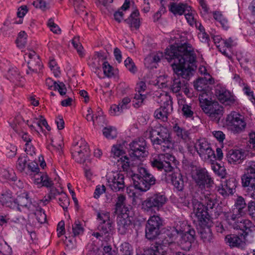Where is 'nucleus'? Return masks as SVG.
<instances>
[{
	"label": "nucleus",
	"instance_id": "obj_1",
	"mask_svg": "<svg viewBox=\"0 0 255 255\" xmlns=\"http://www.w3.org/2000/svg\"><path fill=\"white\" fill-rule=\"evenodd\" d=\"M165 58L173 70L174 75L171 84V90L178 93L187 84L188 81L195 70L196 54L190 44L171 45L164 54Z\"/></svg>",
	"mask_w": 255,
	"mask_h": 255
},
{
	"label": "nucleus",
	"instance_id": "obj_2",
	"mask_svg": "<svg viewBox=\"0 0 255 255\" xmlns=\"http://www.w3.org/2000/svg\"><path fill=\"white\" fill-rule=\"evenodd\" d=\"M204 197L206 207L195 199L193 200L192 204L195 216L199 224L202 227L199 232L200 238L205 244H208L213 242V236L209 228L211 220L207 210L212 209L216 202L214 196L211 194L207 193L205 195Z\"/></svg>",
	"mask_w": 255,
	"mask_h": 255
},
{
	"label": "nucleus",
	"instance_id": "obj_3",
	"mask_svg": "<svg viewBox=\"0 0 255 255\" xmlns=\"http://www.w3.org/2000/svg\"><path fill=\"white\" fill-rule=\"evenodd\" d=\"M144 136L151 140L155 148L163 152L169 151L173 147L168 129L160 125L148 128Z\"/></svg>",
	"mask_w": 255,
	"mask_h": 255
},
{
	"label": "nucleus",
	"instance_id": "obj_4",
	"mask_svg": "<svg viewBox=\"0 0 255 255\" xmlns=\"http://www.w3.org/2000/svg\"><path fill=\"white\" fill-rule=\"evenodd\" d=\"M172 240H178V243L181 248L185 251H189L192 244L195 239V231L193 229H190V226L184 224V228H181L178 225L174 228L172 231Z\"/></svg>",
	"mask_w": 255,
	"mask_h": 255
},
{
	"label": "nucleus",
	"instance_id": "obj_5",
	"mask_svg": "<svg viewBox=\"0 0 255 255\" xmlns=\"http://www.w3.org/2000/svg\"><path fill=\"white\" fill-rule=\"evenodd\" d=\"M134 186L142 192H146L155 185L156 180L149 170L142 166L137 167V173L132 176Z\"/></svg>",
	"mask_w": 255,
	"mask_h": 255
},
{
	"label": "nucleus",
	"instance_id": "obj_6",
	"mask_svg": "<svg viewBox=\"0 0 255 255\" xmlns=\"http://www.w3.org/2000/svg\"><path fill=\"white\" fill-rule=\"evenodd\" d=\"M244 216L233 209L224 213L225 220L234 229L255 231V226L250 220L241 218Z\"/></svg>",
	"mask_w": 255,
	"mask_h": 255
},
{
	"label": "nucleus",
	"instance_id": "obj_7",
	"mask_svg": "<svg viewBox=\"0 0 255 255\" xmlns=\"http://www.w3.org/2000/svg\"><path fill=\"white\" fill-rule=\"evenodd\" d=\"M167 201V198L164 194L153 193L141 202V208L144 212L152 214L160 210Z\"/></svg>",
	"mask_w": 255,
	"mask_h": 255
},
{
	"label": "nucleus",
	"instance_id": "obj_8",
	"mask_svg": "<svg viewBox=\"0 0 255 255\" xmlns=\"http://www.w3.org/2000/svg\"><path fill=\"white\" fill-rule=\"evenodd\" d=\"M151 166L158 170H164L166 172H172L177 167L178 161L175 157L168 153L159 154L150 159Z\"/></svg>",
	"mask_w": 255,
	"mask_h": 255
},
{
	"label": "nucleus",
	"instance_id": "obj_9",
	"mask_svg": "<svg viewBox=\"0 0 255 255\" xmlns=\"http://www.w3.org/2000/svg\"><path fill=\"white\" fill-rule=\"evenodd\" d=\"M200 105L203 112L211 120L218 123L223 115L224 108L217 101L200 98Z\"/></svg>",
	"mask_w": 255,
	"mask_h": 255
},
{
	"label": "nucleus",
	"instance_id": "obj_10",
	"mask_svg": "<svg viewBox=\"0 0 255 255\" xmlns=\"http://www.w3.org/2000/svg\"><path fill=\"white\" fill-rule=\"evenodd\" d=\"M160 99L161 106L155 111L154 115L156 119L165 122L173 109L171 97L168 94L164 93L160 94Z\"/></svg>",
	"mask_w": 255,
	"mask_h": 255
},
{
	"label": "nucleus",
	"instance_id": "obj_11",
	"mask_svg": "<svg viewBox=\"0 0 255 255\" xmlns=\"http://www.w3.org/2000/svg\"><path fill=\"white\" fill-rule=\"evenodd\" d=\"M194 147L200 157L204 161L212 162L215 160L216 155L210 144L205 139L198 140L195 143Z\"/></svg>",
	"mask_w": 255,
	"mask_h": 255
},
{
	"label": "nucleus",
	"instance_id": "obj_12",
	"mask_svg": "<svg viewBox=\"0 0 255 255\" xmlns=\"http://www.w3.org/2000/svg\"><path fill=\"white\" fill-rule=\"evenodd\" d=\"M163 226L162 218L157 215L151 216L147 221L145 237L148 240H154L160 234V229Z\"/></svg>",
	"mask_w": 255,
	"mask_h": 255
},
{
	"label": "nucleus",
	"instance_id": "obj_13",
	"mask_svg": "<svg viewBox=\"0 0 255 255\" xmlns=\"http://www.w3.org/2000/svg\"><path fill=\"white\" fill-rule=\"evenodd\" d=\"M226 122L228 128L235 134L242 132L246 127L243 116L235 112L228 115Z\"/></svg>",
	"mask_w": 255,
	"mask_h": 255
},
{
	"label": "nucleus",
	"instance_id": "obj_14",
	"mask_svg": "<svg viewBox=\"0 0 255 255\" xmlns=\"http://www.w3.org/2000/svg\"><path fill=\"white\" fill-rule=\"evenodd\" d=\"M124 175L118 172H112L107 175L108 186L114 192H122L125 187Z\"/></svg>",
	"mask_w": 255,
	"mask_h": 255
},
{
	"label": "nucleus",
	"instance_id": "obj_15",
	"mask_svg": "<svg viewBox=\"0 0 255 255\" xmlns=\"http://www.w3.org/2000/svg\"><path fill=\"white\" fill-rule=\"evenodd\" d=\"M193 179L201 189L210 188L213 184V180L205 168L197 169L193 174Z\"/></svg>",
	"mask_w": 255,
	"mask_h": 255
},
{
	"label": "nucleus",
	"instance_id": "obj_16",
	"mask_svg": "<svg viewBox=\"0 0 255 255\" xmlns=\"http://www.w3.org/2000/svg\"><path fill=\"white\" fill-rule=\"evenodd\" d=\"M243 233L239 235L230 234L226 236L225 240L231 247H236L241 249H244L246 246V237L253 231L248 230H241Z\"/></svg>",
	"mask_w": 255,
	"mask_h": 255
},
{
	"label": "nucleus",
	"instance_id": "obj_17",
	"mask_svg": "<svg viewBox=\"0 0 255 255\" xmlns=\"http://www.w3.org/2000/svg\"><path fill=\"white\" fill-rule=\"evenodd\" d=\"M130 154L137 158H143L148 155L147 146L145 140L140 138L129 144Z\"/></svg>",
	"mask_w": 255,
	"mask_h": 255
},
{
	"label": "nucleus",
	"instance_id": "obj_18",
	"mask_svg": "<svg viewBox=\"0 0 255 255\" xmlns=\"http://www.w3.org/2000/svg\"><path fill=\"white\" fill-rule=\"evenodd\" d=\"M25 60L27 62L28 69L26 72L27 74L37 73L42 68L41 60L34 51L25 53Z\"/></svg>",
	"mask_w": 255,
	"mask_h": 255
},
{
	"label": "nucleus",
	"instance_id": "obj_19",
	"mask_svg": "<svg viewBox=\"0 0 255 255\" xmlns=\"http://www.w3.org/2000/svg\"><path fill=\"white\" fill-rule=\"evenodd\" d=\"M216 95L219 101L225 105L232 106L238 104L235 96L224 87H217L216 89Z\"/></svg>",
	"mask_w": 255,
	"mask_h": 255
},
{
	"label": "nucleus",
	"instance_id": "obj_20",
	"mask_svg": "<svg viewBox=\"0 0 255 255\" xmlns=\"http://www.w3.org/2000/svg\"><path fill=\"white\" fill-rule=\"evenodd\" d=\"M117 229L119 234L125 235L131 230V221L127 213H122L117 218Z\"/></svg>",
	"mask_w": 255,
	"mask_h": 255
},
{
	"label": "nucleus",
	"instance_id": "obj_21",
	"mask_svg": "<svg viewBox=\"0 0 255 255\" xmlns=\"http://www.w3.org/2000/svg\"><path fill=\"white\" fill-rule=\"evenodd\" d=\"M97 216L99 221L98 230L104 235L108 234L113 228L112 222L110 219V213L109 212H101L98 214Z\"/></svg>",
	"mask_w": 255,
	"mask_h": 255
},
{
	"label": "nucleus",
	"instance_id": "obj_22",
	"mask_svg": "<svg viewBox=\"0 0 255 255\" xmlns=\"http://www.w3.org/2000/svg\"><path fill=\"white\" fill-rule=\"evenodd\" d=\"M90 154V150L87 143L83 138H81L76 143H74L71 148V154L75 160L81 161L79 155L80 154Z\"/></svg>",
	"mask_w": 255,
	"mask_h": 255
},
{
	"label": "nucleus",
	"instance_id": "obj_23",
	"mask_svg": "<svg viewBox=\"0 0 255 255\" xmlns=\"http://www.w3.org/2000/svg\"><path fill=\"white\" fill-rule=\"evenodd\" d=\"M243 186L255 184V161H250L248 162L244 174L242 176Z\"/></svg>",
	"mask_w": 255,
	"mask_h": 255
},
{
	"label": "nucleus",
	"instance_id": "obj_24",
	"mask_svg": "<svg viewBox=\"0 0 255 255\" xmlns=\"http://www.w3.org/2000/svg\"><path fill=\"white\" fill-rule=\"evenodd\" d=\"M236 187V182L233 178L228 180L224 184L218 187V191L224 197L232 195Z\"/></svg>",
	"mask_w": 255,
	"mask_h": 255
},
{
	"label": "nucleus",
	"instance_id": "obj_25",
	"mask_svg": "<svg viewBox=\"0 0 255 255\" xmlns=\"http://www.w3.org/2000/svg\"><path fill=\"white\" fill-rule=\"evenodd\" d=\"M14 203H15L16 206L13 208V209H16L20 212L22 211V209L30 208L31 205L28 193L26 192H23L18 195L15 198Z\"/></svg>",
	"mask_w": 255,
	"mask_h": 255
},
{
	"label": "nucleus",
	"instance_id": "obj_26",
	"mask_svg": "<svg viewBox=\"0 0 255 255\" xmlns=\"http://www.w3.org/2000/svg\"><path fill=\"white\" fill-rule=\"evenodd\" d=\"M226 158L231 164H240L245 158V152L241 150H230L227 153Z\"/></svg>",
	"mask_w": 255,
	"mask_h": 255
},
{
	"label": "nucleus",
	"instance_id": "obj_27",
	"mask_svg": "<svg viewBox=\"0 0 255 255\" xmlns=\"http://www.w3.org/2000/svg\"><path fill=\"white\" fill-rule=\"evenodd\" d=\"M191 7L186 3L172 2L169 6V10L175 15L185 14L186 12H189Z\"/></svg>",
	"mask_w": 255,
	"mask_h": 255
},
{
	"label": "nucleus",
	"instance_id": "obj_28",
	"mask_svg": "<svg viewBox=\"0 0 255 255\" xmlns=\"http://www.w3.org/2000/svg\"><path fill=\"white\" fill-rule=\"evenodd\" d=\"M168 178L171 181L174 188L177 191H181L184 187V182L183 177L179 172H174L168 175Z\"/></svg>",
	"mask_w": 255,
	"mask_h": 255
},
{
	"label": "nucleus",
	"instance_id": "obj_29",
	"mask_svg": "<svg viewBox=\"0 0 255 255\" xmlns=\"http://www.w3.org/2000/svg\"><path fill=\"white\" fill-rule=\"evenodd\" d=\"M15 200L10 190H7L0 195V203L11 209L16 206Z\"/></svg>",
	"mask_w": 255,
	"mask_h": 255
},
{
	"label": "nucleus",
	"instance_id": "obj_30",
	"mask_svg": "<svg viewBox=\"0 0 255 255\" xmlns=\"http://www.w3.org/2000/svg\"><path fill=\"white\" fill-rule=\"evenodd\" d=\"M173 130L176 136L185 142H189L191 139L189 131L180 127L177 124H175L173 126Z\"/></svg>",
	"mask_w": 255,
	"mask_h": 255
},
{
	"label": "nucleus",
	"instance_id": "obj_31",
	"mask_svg": "<svg viewBox=\"0 0 255 255\" xmlns=\"http://www.w3.org/2000/svg\"><path fill=\"white\" fill-rule=\"evenodd\" d=\"M163 57V53L160 52L149 55L145 58L144 64L147 68H156V64Z\"/></svg>",
	"mask_w": 255,
	"mask_h": 255
},
{
	"label": "nucleus",
	"instance_id": "obj_32",
	"mask_svg": "<svg viewBox=\"0 0 255 255\" xmlns=\"http://www.w3.org/2000/svg\"><path fill=\"white\" fill-rule=\"evenodd\" d=\"M6 78L11 82L18 85H20V83L22 79L18 70L15 67H12L8 69L6 74Z\"/></svg>",
	"mask_w": 255,
	"mask_h": 255
},
{
	"label": "nucleus",
	"instance_id": "obj_33",
	"mask_svg": "<svg viewBox=\"0 0 255 255\" xmlns=\"http://www.w3.org/2000/svg\"><path fill=\"white\" fill-rule=\"evenodd\" d=\"M139 14L138 10L135 9L130 14L129 17L125 20V21L130 27H134L135 28H138L139 26Z\"/></svg>",
	"mask_w": 255,
	"mask_h": 255
},
{
	"label": "nucleus",
	"instance_id": "obj_34",
	"mask_svg": "<svg viewBox=\"0 0 255 255\" xmlns=\"http://www.w3.org/2000/svg\"><path fill=\"white\" fill-rule=\"evenodd\" d=\"M0 180L2 181L5 180L15 181L16 177L13 170L0 168Z\"/></svg>",
	"mask_w": 255,
	"mask_h": 255
},
{
	"label": "nucleus",
	"instance_id": "obj_35",
	"mask_svg": "<svg viewBox=\"0 0 255 255\" xmlns=\"http://www.w3.org/2000/svg\"><path fill=\"white\" fill-rule=\"evenodd\" d=\"M246 207L247 204L244 198L242 196H239L237 198L235 203L234 208L233 209L237 210V212L245 215L246 214L245 209Z\"/></svg>",
	"mask_w": 255,
	"mask_h": 255
},
{
	"label": "nucleus",
	"instance_id": "obj_36",
	"mask_svg": "<svg viewBox=\"0 0 255 255\" xmlns=\"http://www.w3.org/2000/svg\"><path fill=\"white\" fill-rule=\"evenodd\" d=\"M146 98V94L136 93L132 100L133 106L135 108L142 106L144 104V102Z\"/></svg>",
	"mask_w": 255,
	"mask_h": 255
},
{
	"label": "nucleus",
	"instance_id": "obj_37",
	"mask_svg": "<svg viewBox=\"0 0 255 255\" xmlns=\"http://www.w3.org/2000/svg\"><path fill=\"white\" fill-rule=\"evenodd\" d=\"M113 161L117 163L118 166L121 167L124 171H128L129 166V159L127 156L121 157L117 161Z\"/></svg>",
	"mask_w": 255,
	"mask_h": 255
},
{
	"label": "nucleus",
	"instance_id": "obj_38",
	"mask_svg": "<svg viewBox=\"0 0 255 255\" xmlns=\"http://www.w3.org/2000/svg\"><path fill=\"white\" fill-rule=\"evenodd\" d=\"M103 133L108 139H113L117 135L116 129L112 127L104 128L103 129Z\"/></svg>",
	"mask_w": 255,
	"mask_h": 255
},
{
	"label": "nucleus",
	"instance_id": "obj_39",
	"mask_svg": "<svg viewBox=\"0 0 255 255\" xmlns=\"http://www.w3.org/2000/svg\"><path fill=\"white\" fill-rule=\"evenodd\" d=\"M208 80L205 78H200L194 82V87L195 89L199 91H205L207 88Z\"/></svg>",
	"mask_w": 255,
	"mask_h": 255
},
{
	"label": "nucleus",
	"instance_id": "obj_40",
	"mask_svg": "<svg viewBox=\"0 0 255 255\" xmlns=\"http://www.w3.org/2000/svg\"><path fill=\"white\" fill-rule=\"evenodd\" d=\"M84 228L79 220H76L72 225V236L76 237L81 235L84 232Z\"/></svg>",
	"mask_w": 255,
	"mask_h": 255
},
{
	"label": "nucleus",
	"instance_id": "obj_41",
	"mask_svg": "<svg viewBox=\"0 0 255 255\" xmlns=\"http://www.w3.org/2000/svg\"><path fill=\"white\" fill-rule=\"evenodd\" d=\"M121 255H132V248L127 242L123 243L120 248Z\"/></svg>",
	"mask_w": 255,
	"mask_h": 255
},
{
	"label": "nucleus",
	"instance_id": "obj_42",
	"mask_svg": "<svg viewBox=\"0 0 255 255\" xmlns=\"http://www.w3.org/2000/svg\"><path fill=\"white\" fill-rule=\"evenodd\" d=\"M211 163L213 164L212 169L214 172L221 178H224L226 174L225 167L218 163L213 164L212 162Z\"/></svg>",
	"mask_w": 255,
	"mask_h": 255
},
{
	"label": "nucleus",
	"instance_id": "obj_43",
	"mask_svg": "<svg viewBox=\"0 0 255 255\" xmlns=\"http://www.w3.org/2000/svg\"><path fill=\"white\" fill-rule=\"evenodd\" d=\"M111 153L115 159H119L120 156H124L125 154L121 145H114L111 150Z\"/></svg>",
	"mask_w": 255,
	"mask_h": 255
},
{
	"label": "nucleus",
	"instance_id": "obj_44",
	"mask_svg": "<svg viewBox=\"0 0 255 255\" xmlns=\"http://www.w3.org/2000/svg\"><path fill=\"white\" fill-rule=\"evenodd\" d=\"M214 18L220 23L224 28L227 29L228 28L227 20L224 17L223 15L220 12H215L214 13Z\"/></svg>",
	"mask_w": 255,
	"mask_h": 255
},
{
	"label": "nucleus",
	"instance_id": "obj_45",
	"mask_svg": "<svg viewBox=\"0 0 255 255\" xmlns=\"http://www.w3.org/2000/svg\"><path fill=\"white\" fill-rule=\"evenodd\" d=\"M105 122V118L103 115L102 111L100 110L99 111L97 112V114H95L93 125H98L101 126H104Z\"/></svg>",
	"mask_w": 255,
	"mask_h": 255
},
{
	"label": "nucleus",
	"instance_id": "obj_46",
	"mask_svg": "<svg viewBox=\"0 0 255 255\" xmlns=\"http://www.w3.org/2000/svg\"><path fill=\"white\" fill-rule=\"evenodd\" d=\"M58 201L59 205L64 210L68 208L70 204L69 199L65 193H61L60 197L59 198Z\"/></svg>",
	"mask_w": 255,
	"mask_h": 255
},
{
	"label": "nucleus",
	"instance_id": "obj_47",
	"mask_svg": "<svg viewBox=\"0 0 255 255\" xmlns=\"http://www.w3.org/2000/svg\"><path fill=\"white\" fill-rule=\"evenodd\" d=\"M27 163V158L25 156H19L16 163V168L20 172L24 170Z\"/></svg>",
	"mask_w": 255,
	"mask_h": 255
},
{
	"label": "nucleus",
	"instance_id": "obj_48",
	"mask_svg": "<svg viewBox=\"0 0 255 255\" xmlns=\"http://www.w3.org/2000/svg\"><path fill=\"white\" fill-rule=\"evenodd\" d=\"M72 44L74 47L77 50V51L79 55L81 57H83L84 52L83 51V47L82 45L79 42V38L78 37H74L72 40Z\"/></svg>",
	"mask_w": 255,
	"mask_h": 255
},
{
	"label": "nucleus",
	"instance_id": "obj_49",
	"mask_svg": "<svg viewBox=\"0 0 255 255\" xmlns=\"http://www.w3.org/2000/svg\"><path fill=\"white\" fill-rule=\"evenodd\" d=\"M102 65L104 73L106 76L111 77L114 75L113 67L108 62L104 61Z\"/></svg>",
	"mask_w": 255,
	"mask_h": 255
},
{
	"label": "nucleus",
	"instance_id": "obj_50",
	"mask_svg": "<svg viewBox=\"0 0 255 255\" xmlns=\"http://www.w3.org/2000/svg\"><path fill=\"white\" fill-rule=\"evenodd\" d=\"M12 252L11 248L5 242H0V253L3 255H10Z\"/></svg>",
	"mask_w": 255,
	"mask_h": 255
},
{
	"label": "nucleus",
	"instance_id": "obj_51",
	"mask_svg": "<svg viewBox=\"0 0 255 255\" xmlns=\"http://www.w3.org/2000/svg\"><path fill=\"white\" fill-rule=\"evenodd\" d=\"M182 114L186 118H192L194 112L191 106L187 104H184L182 108Z\"/></svg>",
	"mask_w": 255,
	"mask_h": 255
},
{
	"label": "nucleus",
	"instance_id": "obj_52",
	"mask_svg": "<svg viewBox=\"0 0 255 255\" xmlns=\"http://www.w3.org/2000/svg\"><path fill=\"white\" fill-rule=\"evenodd\" d=\"M125 65L127 68L131 73H134L137 71L136 67L130 57H128L125 61Z\"/></svg>",
	"mask_w": 255,
	"mask_h": 255
},
{
	"label": "nucleus",
	"instance_id": "obj_53",
	"mask_svg": "<svg viewBox=\"0 0 255 255\" xmlns=\"http://www.w3.org/2000/svg\"><path fill=\"white\" fill-rule=\"evenodd\" d=\"M16 147L11 144H8L5 149V153L8 157H14L16 153Z\"/></svg>",
	"mask_w": 255,
	"mask_h": 255
},
{
	"label": "nucleus",
	"instance_id": "obj_54",
	"mask_svg": "<svg viewBox=\"0 0 255 255\" xmlns=\"http://www.w3.org/2000/svg\"><path fill=\"white\" fill-rule=\"evenodd\" d=\"M143 255H165V254L163 252H159L157 246H154L145 251Z\"/></svg>",
	"mask_w": 255,
	"mask_h": 255
},
{
	"label": "nucleus",
	"instance_id": "obj_55",
	"mask_svg": "<svg viewBox=\"0 0 255 255\" xmlns=\"http://www.w3.org/2000/svg\"><path fill=\"white\" fill-rule=\"evenodd\" d=\"M61 193L55 188L52 187L50 188V191L48 193L47 198L45 197L44 202H48L52 199H54L55 198L56 196L58 195H60Z\"/></svg>",
	"mask_w": 255,
	"mask_h": 255
},
{
	"label": "nucleus",
	"instance_id": "obj_56",
	"mask_svg": "<svg viewBox=\"0 0 255 255\" xmlns=\"http://www.w3.org/2000/svg\"><path fill=\"white\" fill-rule=\"evenodd\" d=\"M48 26L50 28V30L55 33H59L60 32V29L58 26L54 22V20L50 18L48 22Z\"/></svg>",
	"mask_w": 255,
	"mask_h": 255
},
{
	"label": "nucleus",
	"instance_id": "obj_57",
	"mask_svg": "<svg viewBox=\"0 0 255 255\" xmlns=\"http://www.w3.org/2000/svg\"><path fill=\"white\" fill-rule=\"evenodd\" d=\"M40 119H36L35 123L40 128H41L42 126H44L48 130H50V128L48 126L46 120L44 119L41 116H40Z\"/></svg>",
	"mask_w": 255,
	"mask_h": 255
},
{
	"label": "nucleus",
	"instance_id": "obj_58",
	"mask_svg": "<svg viewBox=\"0 0 255 255\" xmlns=\"http://www.w3.org/2000/svg\"><path fill=\"white\" fill-rule=\"evenodd\" d=\"M123 112L119 105H113L111 107L110 113L112 116H118Z\"/></svg>",
	"mask_w": 255,
	"mask_h": 255
},
{
	"label": "nucleus",
	"instance_id": "obj_59",
	"mask_svg": "<svg viewBox=\"0 0 255 255\" xmlns=\"http://www.w3.org/2000/svg\"><path fill=\"white\" fill-rule=\"evenodd\" d=\"M243 186L248 187L247 189L248 195L255 200V184H251L249 185Z\"/></svg>",
	"mask_w": 255,
	"mask_h": 255
},
{
	"label": "nucleus",
	"instance_id": "obj_60",
	"mask_svg": "<svg viewBox=\"0 0 255 255\" xmlns=\"http://www.w3.org/2000/svg\"><path fill=\"white\" fill-rule=\"evenodd\" d=\"M131 100L128 97H125L123 100L119 103L122 112L125 109H127L128 108V104L130 102Z\"/></svg>",
	"mask_w": 255,
	"mask_h": 255
},
{
	"label": "nucleus",
	"instance_id": "obj_61",
	"mask_svg": "<svg viewBox=\"0 0 255 255\" xmlns=\"http://www.w3.org/2000/svg\"><path fill=\"white\" fill-rule=\"evenodd\" d=\"M126 201V197L123 194H120L118 196L117 201L116 204L117 210L121 209L123 206H124Z\"/></svg>",
	"mask_w": 255,
	"mask_h": 255
},
{
	"label": "nucleus",
	"instance_id": "obj_62",
	"mask_svg": "<svg viewBox=\"0 0 255 255\" xmlns=\"http://www.w3.org/2000/svg\"><path fill=\"white\" fill-rule=\"evenodd\" d=\"M184 15L188 23L191 26H194L197 21L194 18L192 12H190V11L186 12Z\"/></svg>",
	"mask_w": 255,
	"mask_h": 255
},
{
	"label": "nucleus",
	"instance_id": "obj_63",
	"mask_svg": "<svg viewBox=\"0 0 255 255\" xmlns=\"http://www.w3.org/2000/svg\"><path fill=\"white\" fill-rule=\"evenodd\" d=\"M248 210L251 216L255 217V202L251 201L248 203Z\"/></svg>",
	"mask_w": 255,
	"mask_h": 255
},
{
	"label": "nucleus",
	"instance_id": "obj_64",
	"mask_svg": "<svg viewBox=\"0 0 255 255\" xmlns=\"http://www.w3.org/2000/svg\"><path fill=\"white\" fill-rule=\"evenodd\" d=\"M27 169L30 171L37 173L39 172V168L37 163L35 162H29L27 166Z\"/></svg>",
	"mask_w": 255,
	"mask_h": 255
}]
</instances>
